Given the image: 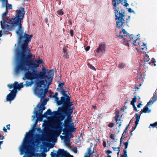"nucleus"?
I'll return each mask as SVG.
<instances>
[{
    "label": "nucleus",
    "instance_id": "obj_1",
    "mask_svg": "<svg viewBox=\"0 0 157 157\" xmlns=\"http://www.w3.org/2000/svg\"><path fill=\"white\" fill-rule=\"evenodd\" d=\"M16 14L14 18H12L10 20V22H13L10 24L4 31L6 32L11 31L14 26H18L16 30V33L19 38V43L23 42L21 45V51H22L27 48H28V43L31 41L33 35H29L24 33V29L21 24V20L22 19L25 14L24 8L21 7L19 10L16 11Z\"/></svg>",
    "mask_w": 157,
    "mask_h": 157
},
{
    "label": "nucleus",
    "instance_id": "obj_2",
    "mask_svg": "<svg viewBox=\"0 0 157 157\" xmlns=\"http://www.w3.org/2000/svg\"><path fill=\"white\" fill-rule=\"evenodd\" d=\"M16 54L17 60V70L27 71L30 69L36 68L39 67V65L44 63L43 61L39 58L34 61L33 59H30L33 54L28 48L22 51L17 49Z\"/></svg>",
    "mask_w": 157,
    "mask_h": 157
},
{
    "label": "nucleus",
    "instance_id": "obj_3",
    "mask_svg": "<svg viewBox=\"0 0 157 157\" xmlns=\"http://www.w3.org/2000/svg\"><path fill=\"white\" fill-rule=\"evenodd\" d=\"M112 4L114 10L116 21L117 25L121 26L124 22V18L125 16V11L122 8L123 6V0H112Z\"/></svg>",
    "mask_w": 157,
    "mask_h": 157
},
{
    "label": "nucleus",
    "instance_id": "obj_4",
    "mask_svg": "<svg viewBox=\"0 0 157 157\" xmlns=\"http://www.w3.org/2000/svg\"><path fill=\"white\" fill-rule=\"evenodd\" d=\"M133 44L134 46H139L142 49L141 52L144 53L145 57L143 59L141 60L140 62V66H143L144 68H147L146 65L147 62V54H146L147 50V44L140 41V39L138 38L134 39L133 40Z\"/></svg>",
    "mask_w": 157,
    "mask_h": 157
},
{
    "label": "nucleus",
    "instance_id": "obj_5",
    "mask_svg": "<svg viewBox=\"0 0 157 157\" xmlns=\"http://www.w3.org/2000/svg\"><path fill=\"white\" fill-rule=\"evenodd\" d=\"M45 82L44 80H39L38 82H36V86L34 90V94L39 97L41 99L45 97L46 94L48 92L49 86H48L47 88L45 89L44 90L42 88H39V87H41L42 85L45 86Z\"/></svg>",
    "mask_w": 157,
    "mask_h": 157
},
{
    "label": "nucleus",
    "instance_id": "obj_6",
    "mask_svg": "<svg viewBox=\"0 0 157 157\" xmlns=\"http://www.w3.org/2000/svg\"><path fill=\"white\" fill-rule=\"evenodd\" d=\"M70 97H61L60 100L58 101L57 103L58 105H62V107H59V111L62 112L63 110H65L67 107H70L72 106L73 104L72 102L70 101Z\"/></svg>",
    "mask_w": 157,
    "mask_h": 157
},
{
    "label": "nucleus",
    "instance_id": "obj_7",
    "mask_svg": "<svg viewBox=\"0 0 157 157\" xmlns=\"http://www.w3.org/2000/svg\"><path fill=\"white\" fill-rule=\"evenodd\" d=\"M17 64H16V68H15V72L16 73H18L20 71H25V77H23V79H26L28 80H33L35 79H38V75L37 72H38L36 68H33V69H32V72L29 71V70L27 71H17Z\"/></svg>",
    "mask_w": 157,
    "mask_h": 157
},
{
    "label": "nucleus",
    "instance_id": "obj_8",
    "mask_svg": "<svg viewBox=\"0 0 157 157\" xmlns=\"http://www.w3.org/2000/svg\"><path fill=\"white\" fill-rule=\"evenodd\" d=\"M52 70H49V71L48 72V74L46 75V71H40L38 72L37 73L38 75V79L40 78V79H44V80L46 83V84L48 85V86L51 84L52 78V74L50 73Z\"/></svg>",
    "mask_w": 157,
    "mask_h": 157
},
{
    "label": "nucleus",
    "instance_id": "obj_9",
    "mask_svg": "<svg viewBox=\"0 0 157 157\" xmlns=\"http://www.w3.org/2000/svg\"><path fill=\"white\" fill-rule=\"evenodd\" d=\"M2 5L1 7L2 8H3L4 7L6 8V9L5 11L3 13L2 16V19L3 21V22L2 21H1L0 22L1 23V27L3 30H5L8 26H9L10 24H11V23L7 22L5 19L4 17H6V16L8 14V11L7 10V5L8 4H7L6 5V6L5 4L6 3H5V5H3V3L2 2Z\"/></svg>",
    "mask_w": 157,
    "mask_h": 157
},
{
    "label": "nucleus",
    "instance_id": "obj_10",
    "mask_svg": "<svg viewBox=\"0 0 157 157\" xmlns=\"http://www.w3.org/2000/svg\"><path fill=\"white\" fill-rule=\"evenodd\" d=\"M72 117L71 116H67V118L65 119L64 121L63 125L64 127V128L63 129V132L62 134H64V132L67 129L69 128V127L71 125V122H72L71 118Z\"/></svg>",
    "mask_w": 157,
    "mask_h": 157
},
{
    "label": "nucleus",
    "instance_id": "obj_11",
    "mask_svg": "<svg viewBox=\"0 0 157 157\" xmlns=\"http://www.w3.org/2000/svg\"><path fill=\"white\" fill-rule=\"evenodd\" d=\"M116 36L117 37H119L121 39L123 38L125 41L127 42H129L131 40L133 41L134 39L136 38V37H135L133 35H129V34L124 36L120 34H117Z\"/></svg>",
    "mask_w": 157,
    "mask_h": 157
},
{
    "label": "nucleus",
    "instance_id": "obj_12",
    "mask_svg": "<svg viewBox=\"0 0 157 157\" xmlns=\"http://www.w3.org/2000/svg\"><path fill=\"white\" fill-rule=\"evenodd\" d=\"M59 109H58V113L59 114L58 117V118L59 121L56 123V124L57 125H60L62 124V122H61V121L64 120V119L65 118L66 116H67V115L66 114L67 112L65 110H63L62 112L59 111Z\"/></svg>",
    "mask_w": 157,
    "mask_h": 157
},
{
    "label": "nucleus",
    "instance_id": "obj_13",
    "mask_svg": "<svg viewBox=\"0 0 157 157\" xmlns=\"http://www.w3.org/2000/svg\"><path fill=\"white\" fill-rule=\"evenodd\" d=\"M46 109V107L45 106H42L41 105H40V106L39 107V112H38V110H37L35 112V115H36V117L38 118V116H40L39 117V120L40 121H42L43 120V114H42V113L43 112V111L44 110H45Z\"/></svg>",
    "mask_w": 157,
    "mask_h": 157
},
{
    "label": "nucleus",
    "instance_id": "obj_14",
    "mask_svg": "<svg viewBox=\"0 0 157 157\" xmlns=\"http://www.w3.org/2000/svg\"><path fill=\"white\" fill-rule=\"evenodd\" d=\"M30 136V133H28L26 137V140L24 143L22 148L21 150V151L23 152H25V151H27L29 148V146L28 144L29 143V141L28 140Z\"/></svg>",
    "mask_w": 157,
    "mask_h": 157
},
{
    "label": "nucleus",
    "instance_id": "obj_15",
    "mask_svg": "<svg viewBox=\"0 0 157 157\" xmlns=\"http://www.w3.org/2000/svg\"><path fill=\"white\" fill-rule=\"evenodd\" d=\"M16 92L15 90H12L10 91V93L6 97V100L10 102L13 100L15 98L16 95Z\"/></svg>",
    "mask_w": 157,
    "mask_h": 157
},
{
    "label": "nucleus",
    "instance_id": "obj_16",
    "mask_svg": "<svg viewBox=\"0 0 157 157\" xmlns=\"http://www.w3.org/2000/svg\"><path fill=\"white\" fill-rule=\"evenodd\" d=\"M57 155L61 157H70L71 155L70 154L64 151V149H59L57 152Z\"/></svg>",
    "mask_w": 157,
    "mask_h": 157
},
{
    "label": "nucleus",
    "instance_id": "obj_17",
    "mask_svg": "<svg viewBox=\"0 0 157 157\" xmlns=\"http://www.w3.org/2000/svg\"><path fill=\"white\" fill-rule=\"evenodd\" d=\"M106 48L105 44L104 43H101L97 48L96 52L99 53H105Z\"/></svg>",
    "mask_w": 157,
    "mask_h": 157
},
{
    "label": "nucleus",
    "instance_id": "obj_18",
    "mask_svg": "<svg viewBox=\"0 0 157 157\" xmlns=\"http://www.w3.org/2000/svg\"><path fill=\"white\" fill-rule=\"evenodd\" d=\"M62 128V126L60 127L59 128V129H57L55 130L53 134L48 136V138H51L54 137H56L59 136L61 132V130Z\"/></svg>",
    "mask_w": 157,
    "mask_h": 157
},
{
    "label": "nucleus",
    "instance_id": "obj_19",
    "mask_svg": "<svg viewBox=\"0 0 157 157\" xmlns=\"http://www.w3.org/2000/svg\"><path fill=\"white\" fill-rule=\"evenodd\" d=\"M23 87V86L22 83L18 84L17 82L15 81L13 84V90H15L17 93V90H19Z\"/></svg>",
    "mask_w": 157,
    "mask_h": 157
},
{
    "label": "nucleus",
    "instance_id": "obj_20",
    "mask_svg": "<svg viewBox=\"0 0 157 157\" xmlns=\"http://www.w3.org/2000/svg\"><path fill=\"white\" fill-rule=\"evenodd\" d=\"M76 128L73 125H71L69 128H68L64 132V134L67 135L69 134V132L71 133L75 131Z\"/></svg>",
    "mask_w": 157,
    "mask_h": 157
},
{
    "label": "nucleus",
    "instance_id": "obj_21",
    "mask_svg": "<svg viewBox=\"0 0 157 157\" xmlns=\"http://www.w3.org/2000/svg\"><path fill=\"white\" fill-rule=\"evenodd\" d=\"M53 113H54L55 115H56L57 113V112L56 111H53V112H52L50 109H48L47 110V111L44 113V114L42 115L43 117H46L47 115H53Z\"/></svg>",
    "mask_w": 157,
    "mask_h": 157
},
{
    "label": "nucleus",
    "instance_id": "obj_22",
    "mask_svg": "<svg viewBox=\"0 0 157 157\" xmlns=\"http://www.w3.org/2000/svg\"><path fill=\"white\" fill-rule=\"evenodd\" d=\"M129 142V140H128L127 141L124 143V149L123 150L124 153L121 155V157H128L127 154V151L126 149L127 148L128 143Z\"/></svg>",
    "mask_w": 157,
    "mask_h": 157
},
{
    "label": "nucleus",
    "instance_id": "obj_23",
    "mask_svg": "<svg viewBox=\"0 0 157 157\" xmlns=\"http://www.w3.org/2000/svg\"><path fill=\"white\" fill-rule=\"evenodd\" d=\"M156 93H154L152 98L150 99L149 101L148 102V106H150L156 100H157V98H156L157 96L156 95Z\"/></svg>",
    "mask_w": 157,
    "mask_h": 157
},
{
    "label": "nucleus",
    "instance_id": "obj_24",
    "mask_svg": "<svg viewBox=\"0 0 157 157\" xmlns=\"http://www.w3.org/2000/svg\"><path fill=\"white\" fill-rule=\"evenodd\" d=\"M125 16L124 17V22L121 26L118 27L117 26V22L116 21L117 26V28H123V26H124V24H126L127 26H129L128 25V23L130 21V17H131L130 16H128V18L126 19L125 21V20H124V19L125 18Z\"/></svg>",
    "mask_w": 157,
    "mask_h": 157
},
{
    "label": "nucleus",
    "instance_id": "obj_25",
    "mask_svg": "<svg viewBox=\"0 0 157 157\" xmlns=\"http://www.w3.org/2000/svg\"><path fill=\"white\" fill-rule=\"evenodd\" d=\"M71 106L70 107H67L66 109L65 110L67 112V116H71V114H72L73 112V110L75 109L74 106H72L71 108Z\"/></svg>",
    "mask_w": 157,
    "mask_h": 157
},
{
    "label": "nucleus",
    "instance_id": "obj_26",
    "mask_svg": "<svg viewBox=\"0 0 157 157\" xmlns=\"http://www.w3.org/2000/svg\"><path fill=\"white\" fill-rule=\"evenodd\" d=\"M69 135L71 136L70 137L67 136L65 137V140L66 141V145L68 147L70 146L69 144V142L70 141V139L71 137H73V135L71 133H70Z\"/></svg>",
    "mask_w": 157,
    "mask_h": 157
},
{
    "label": "nucleus",
    "instance_id": "obj_27",
    "mask_svg": "<svg viewBox=\"0 0 157 157\" xmlns=\"http://www.w3.org/2000/svg\"><path fill=\"white\" fill-rule=\"evenodd\" d=\"M91 148L92 146H90L88 148L87 152L85 153L84 157H90V156L91 155Z\"/></svg>",
    "mask_w": 157,
    "mask_h": 157
},
{
    "label": "nucleus",
    "instance_id": "obj_28",
    "mask_svg": "<svg viewBox=\"0 0 157 157\" xmlns=\"http://www.w3.org/2000/svg\"><path fill=\"white\" fill-rule=\"evenodd\" d=\"M58 93L57 92H56L54 95H50V96H52V97L55 98V101L57 103L58 102V101H59V98L58 97Z\"/></svg>",
    "mask_w": 157,
    "mask_h": 157
},
{
    "label": "nucleus",
    "instance_id": "obj_29",
    "mask_svg": "<svg viewBox=\"0 0 157 157\" xmlns=\"http://www.w3.org/2000/svg\"><path fill=\"white\" fill-rule=\"evenodd\" d=\"M65 84L64 82H63L59 83L58 85V86L59 88H57V90L59 91H60V90L62 89H63V86Z\"/></svg>",
    "mask_w": 157,
    "mask_h": 157
},
{
    "label": "nucleus",
    "instance_id": "obj_30",
    "mask_svg": "<svg viewBox=\"0 0 157 157\" xmlns=\"http://www.w3.org/2000/svg\"><path fill=\"white\" fill-rule=\"evenodd\" d=\"M119 112H118L117 113H116V115L114 117L115 120L116 122V124H118L117 121L118 120L119 121H120V119L118 120V118L119 117Z\"/></svg>",
    "mask_w": 157,
    "mask_h": 157
},
{
    "label": "nucleus",
    "instance_id": "obj_31",
    "mask_svg": "<svg viewBox=\"0 0 157 157\" xmlns=\"http://www.w3.org/2000/svg\"><path fill=\"white\" fill-rule=\"evenodd\" d=\"M61 91H59L60 92V93L63 95V97H69V96L67 95V94H66V91H65L64 89H62L61 90Z\"/></svg>",
    "mask_w": 157,
    "mask_h": 157
},
{
    "label": "nucleus",
    "instance_id": "obj_32",
    "mask_svg": "<svg viewBox=\"0 0 157 157\" xmlns=\"http://www.w3.org/2000/svg\"><path fill=\"white\" fill-rule=\"evenodd\" d=\"M155 62V59L154 58H152L151 61L148 62V63L151 65L152 66L154 65V66H155L156 65Z\"/></svg>",
    "mask_w": 157,
    "mask_h": 157
},
{
    "label": "nucleus",
    "instance_id": "obj_33",
    "mask_svg": "<svg viewBox=\"0 0 157 157\" xmlns=\"http://www.w3.org/2000/svg\"><path fill=\"white\" fill-rule=\"evenodd\" d=\"M120 147H113L112 148L113 149V150L114 151H117V155H118L119 154V153L120 151Z\"/></svg>",
    "mask_w": 157,
    "mask_h": 157
},
{
    "label": "nucleus",
    "instance_id": "obj_34",
    "mask_svg": "<svg viewBox=\"0 0 157 157\" xmlns=\"http://www.w3.org/2000/svg\"><path fill=\"white\" fill-rule=\"evenodd\" d=\"M137 100V97L136 96H135L134 97L132 98V101H131V105H134L135 103L136 102Z\"/></svg>",
    "mask_w": 157,
    "mask_h": 157
},
{
    "label": "nucleus",
    "instance_id": "obj_35",
    "mask_svg": "<svg viewBox=\"0 0 157 157\" xmlns=\"http://www.w3.org/2000/svg\"><path fill=\"white\" fill-rule=\"evenodd\" d=\"M140 114H141L143 113H147V104L144 108L143 110H141L140 111Z\"/></svg>",
    "mask_w": 157,
    "mask_h": 157
},
{
    "label": "nucleus",
    "instance_id": "obj_36",
    "mask_svg": "<svg viewBox=\"0 0 157 157\" xmlns=\"http://www.w3.org/2000/svg\"><path fill=\"white\" fill-rule=\"evenodd\" d=\"M49 98H45L44 100L42 103L40 105H42L43 106H44V105H46L47 104V101L48 100Z\"/></svg>",
    "mask_w": 157,
    "mask_h": 157
},
{
    "label": "nucleus",
    "instance_id": "obj_37",
    "mask_svg": "<svg viewBox=\"0 0 157 157\" xmlns=\"http://www.w3.org/2000/svg\"><path fill=\"white\" fill-rule=\"evenodd\" d=\"M125 66V64L123 63H121L119 64L118 67L122 69Z\"/></svg>",
    "mask_w": 157,
    "mask_h": 157
},
{
    "label": "nucleus",
    "instance_id": "obj_38",
    "mask_svg": "<svg viewBox=\"0 0 157 157\" xmlns=\"http://www.w3.org/2000/svg\"><path fill=\"white\" fill-rule=\"evenodd\" d=\"M140 115H138L137 113H136L135 114V119H136V120L139 121L140 119Z\"/></svg>",
    "mask_w": 157,
    "mask_h": 157
},
{
    "label": "nucleus",
    "instance_id": "obj_39",
    "mask_svg": "<svg viewBox=\"0 0 157 157\" xmlns=\"http://www.w3.org/2000/svg\"><path fill=\"white\" fill-rule=\"evenodd\" d=\"M33 83V82L32 81L30 82H28L27 81L26 82L25 85L26 86H31Z\"/></svg>",
    "mask_w": 157,
    "mask_h": 157
},
{
    "label": "nucleus",
    "instance_id": "obj_40",
    "mask_svg": "<svg viewBox=\"0 0 157 157\" xmlns=\"http://www.w3.org/2000/svg\"><path fill=\"white\" fill-rule=\"evenodd\" d=\"M88 67L90 68L91 69L93 70H94L95 71L96 70V69H95V68L94 67V66H93L92 65H91V64H90L89 63L88 64Z\"/></svg>",
    "mask_w": 157,
    "mask_h": 157
},
{
    "label": "nucleus",
    "instance_id": "obj_41",
    "mask_svg": "<svg viewBox=\"0 0 157 157\" xmlns=\"http://www.w3.org/2000/svg\"><path fill=\"white\" fill-rule=\"evenodd\" d=\"M57 13L58 15H62L63 14V13L62 10H60L58 11Z\"/></svg>",
    "mask_w": 157,
    "mask_h": 157
},
{
    "label": "nucleus",
    "instance_id": "obj_42",
    "mask_svg": "<svg viewBox=\"0 0 157 157\" xmlns=\"http://www.w3.org/2000/svg\"><path fill=\"white\" fill-rule=\"evenodd\" d=\"M151 126L153 128L156 127L157 129V122L153 124H150V126H149V128H150Z\"/></svg>",
    "mask_w": 157,
    "mask_h": 157
},
{
    "label": "nucleus",
    "instance_id": "obj_43",
    "mask_svg": "<svg viewBox=\"0 0 157 157\" xmlns=\"http://www.w3.org/2000/svg\"><path fill=\"white\" fill-rule=\"evenodd\" d=\"M123 33V34H127V32L126 31L125 29H122V32H121V31L119 32V34H120L121 35V33Z\"/></svg>",
    "mask_w": 157,
    "mask_h": 157
},
{
    "label": "nucleus",
    "instance_id": "obj_44",
    "mask_svg": "<svg viewBox=\"0 0 157 157\" xmlns=\"http://www.w3.org/2000/svg\"><path fill=\"white\" fill-rule=\"evenodd\" d=\"M63 57H65L66 59L68 58H69V56L68 53L67 52H64L63 55Z\"/></svg>",
    "mask_w": 157,
    "mask_h": 157
},
{
    "label": "nucleus",
    "instance_id": "obj_45",
    "mask_svg": "<svg viewBox=\"0 0 157 157\" xmlns=\"http://www.w3.org/2000/svg\"><path fill=\"white\" fill-rule=\"evenodd\" d=\"M3 3V5H5V3H6L5 5L6 6L7 4H8V0H0Z\"/></svg>",
    "mask_w": 157,
    "mask_h": 157
},
{
    "label": "nucleus",
    "instance_id": "obj_46",
    "mask_svg": "<svg viewBox=\"0 0 157 157\" xmlns=\"http://www.w3.org/2000/svg\"><path fill=\"white\" fill-rule=\"evenodd\" d=\"M57 154L53 152H52L51 153V157H57Z\"/></svg>",
    "mask_w": 157,
    "mask_h": 157
},
{
    "label": "nucleus",
    "instance_id": "obj_47",
    "mask_svg": "<svg viewBox=\"0 0 157 157\" xmlns=\"http://www.w3.org/2000/svg\"><path fill=\"white\" fill-rule=\"evenodd\" d=\"M142 75H141L140 76V77L137 78V80L139 81H142L143 80V78L142 77Z\"/></svg>",
    "mask_w": 157,
    "mask_h": 157
},
{
    "label": "nucleus",
    "instance_id": "obj_48",
    "mask_svg": "<svg viewBox=\"0 0 157 157\" xmlns=\"http://www.w3.org/2000/svg\"><path fill=\"white\" fill-rule=\"evenodd\" d=\"M114 125V124L113 123H109L108 125V126L109 128H113Z\"/></svg>",
    "mask_w": 157,
    "mask_h": 157
},
{
    "label": "nucleus",
    "instance_id": "obj_49",
    "mask_svg": "<svg viewBox=\"0 0 157 157\" xmlns=\"http://www.w3.org/2000/svg\"><path fill=\"white\" fill-rule=\"evenodd\" d=\"M123 6L125 7H127L128 6L129 4L127 2V1L124 0V4H123Z\"/></svg>",
    "mask_w": 157,
    "mask_h": 157
},
{
    "label": "nucleus",
    "instance_id": "obj_50",
    "mask_svg": "<svg viewBox=\"0 0 157 157\" xmlns=\"http://www.w3.org/2000/svg\"><path fill=\"white\" fill-rule=\"evenodd\" d=\"M7 86L10 89H12L13 88V84H9L7 85Z\"/></svg>",
    "mask_w": 157,
    "mask_h": 157
},
{
    "label": "nucleus",
    "instance_id": "obj_51",
    "mask_svg": "<svg viewBox=\"0 0 157 157\" xmlns=\"http://www.w3.org/2000/svg\"><path fill=\"white\" fill-rule=\"evenodd\" d=\"M2 132H0V140H3L4 139V137L3 135H2Z\"/></svg>",
    "mask_w": 157,
    "mask_h": 157
},
{
    "label": "nucleus",
    "instance_id": "obj_52",
    "mask_svg": "<svg viewBox=\"0 0 157 157\" xmlns=\"http://www.w3.org/2000/svg\"><path fill=\"white\" fill-rule=\"evenodd\" d=\"M70 34L71 36H73V30L72 29H71L70 31Z\"/></svg>",
    "mask_w": 157,
    "mask_h": 157
},
{
    "label": "nucleus",
    "instance_id": "obj_53",
    "mask_svg": "<svg viewBox=\"0 0 157 157\" xmlns=\"http://www.w3.org/2000/svg\"><path fill=\"white\" fill-rule=\"evenodd\" d=\"M133 107L134 108V110H135L136 111L138 112L139 111L137 110L136 107L135 106V105H132Z\"/></svg>",
    "mask_w": 157,
    "mask_h": 157
},
{
    "label": "nucleus",
    "instance_id": "obj_54",
    "mask_svg": "<svg viewBox=\"0 0 157 157\" xmlns=\"http://www.w3.org/2000/svg\"><path fill=\"white\" fill-rule=\"evenodd\" d=\"M67 49L66 47H64L63 48V52H67Z\"/></svg>",
    "mask_w": 157,
    "mask_h": 157
},
{
    "label": "nucleus",
    "instance_id": "obj_55",
    "mask_svg": "<svg viewBox=\"0 0 157 157\" xmlns=\"http://www.w3.org/2000/svg\"><path fill=\"white\" fill-rule=\"evenodd\" d=\"M7 9H11L12 8V5L10 4H8V6H7Z\"/></svg>",
    "mask_w": 157,
    "mask_h": 157
},
{
    "label": "nucleus",
    "instance_id": "obj_56",
    "mask_svg": "<svg viewBox=\"0 0 157 157\" xmlns=\"http://www.w3.org/2000/svg\"><path fill=\"white\" fill-rule=\"evenodd\" d=\"M110 137L111 139H113V140H114L115 139V137L114 136V135L112 134H111L110 136Z\"/></svg>",
    "mask_w": 157,
    "mask_h": 157
},
{
    "label": "nucleus",
    "instance_id": "obj_57",
    "mask_svg": "<svg viewBox=\"0 0 157 157\" xmlns=\"http://www.w3.org/2000/svg\"><path fill=\"white\" fill-rule=\"evenodd\" d=\"M112 152V151L109 150H108L106 151V153L108 154V155H109V154L111 153Z\"/></svg>",
    "mask_w": 157,
    "mask_h": 157
},
{
    "label": "nucleus",
    "instance_id": "obj_58",
    "mask_svg": "<svg viewBox=\"0 0 157 157\" xmlns=\"http://www.w3.org/2000/svg\"><path fill=\"white\" fill-rule=\"evenodd\" d=\"M73 151L75 153H77V148H74L73 149Z\"/></svg>",
    "mask_w": 157,
    "mask_h": 157
},
{
    "label": "nucleus",
    "instance_id": "obj_59",
    "mask_svg": "<svg viewBox=\"0 0 157 157\" xmlns=\"http://www.w3.org/2000/svg\"><path fill=\"white\" fill-rule=\"evenodd\" d=\"M128 12H130V13H132V12H134V11L132 10L131 8H128Z\"/></svg>",
    "mask_w": 157,
    "mask_h": 157
},
{
    "label": "nucleus",
    "instance_id": "obj_60",
    "mask_svg": "<svg viewBox=\"0 0 157 157\" xmlns=\"http://www.w3.org/2000/svg\"><path fill=\"white\" fill-rule=\"evenodd\" d=\"M10 124H8L6 126V128H7V129L8 130H10Z\"/></svg>",
    "mask_w": 157,
    "mask_h": 157
},
{
    "label": "nucleus",
    "instance_id": "obj_61",
    "mask_svg": "<svg viewBox=\"0 0 157 157\" xmlns=\"http://www.w3.org/2000/svg\"><path fill=\"white\" fill-rule=\"evenodd\" d=\"M3 130L4 132H7V129L5 128V127H3Z\"/></svg>",
    "mask_w": 157,
    "mask_h": 157
},
{
    "label": "nucleus",
    "instance_id": "obj_62",
    "mask_svg": "<svg viewBox=\"0 0 157 157\" xmlns=\"http://www.w3.org/2000/svg\"><path fill=\"white\" fill-rule=\"evenodd\" d=\"M139 121L136 120V121H135V125L137 126V125L139 124Z\"/></svg>",
    "mask_w": 157,
    "mask_h": 157
},
{
    "label": "nucleus",
    "instance_id": "obj_63",
    "mask_svg": "<svg viewBox=\"0 0 157 157\" xmlns=\"http://www.w3.org/2000/svg\"><path fill=\"white\" fill-rule=\"evenodd\" d=\"M90 46H87L86 48H85V50L86 51H88L89 49H90Z\"/></svg>",
    "mask_w": 157,
    "mask_h": 157
},
{
    "label": "nucleus",
    "instance_id": "obj_64",
    "mask_svg": "<svg viewBox=\"0 0 157 157\" xmlns=\"http://www.w3.org/2000/svg\"><path fill=\"white\" fill-rule=\"evenodd\" d=\"M103 145L104 147H106V143L105 141H104L103 142Z\"/></svg>",
    "mask_w": 157,
    "mask_h": 157
}]
</instances>
